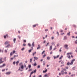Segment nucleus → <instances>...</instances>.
<instances>
[{"label": "nucleus", "instance_id": "obj_1", "mask_svg": "<svg viewBox=\"0 0 77 77\" xmlns=\"http://www.w3.org/2000/svg\"><path fill=\"white\" fill-rule=\"evenodd\" d=\"M72 52H70V53H67V57L69 59H71V57L72 58L73 57V56H72Z\"/></svg>", "mask_w": 77, "mask_h": 77}, {"label": "nucleus", "instance_id": "obj_2", "mask_svg": "<svg viewBox=\"0 0 77 77\" xmlns=\"http://www.w3.org/2000/svg\"><path fill=\"white\" fill-rule=\"evenodd\" d=\"M75 60V59H74L71 61V63L68 62L67 63V65H73V63H74V62Z\"/></svg>", "mask_w": 77, "mask_h": 77}, {"label": "nucleus", "instance_id": "obj_3", "mask_svg": "<svg viewBox=\"0 0 77 77\" xmlns=\"http://www.w3.org/2000/svg\"><path fill=\"white\" fill-rule=\"evenodd\" d=\"M61 72L62 75H63L64 74H67V72H64V71L63 70H62Z\"/></svg>", "mask_w": 77, "mask_h": 77}, {"label": "nucleus", "instance_id": "obj_4", "mask_svg": "<svg viewBox=\"0 0 77 77\" xmlns=\"http://www.w3.org/2000/svg\"><path fill=\"white\" fill-rule=\"evenodd\" d=\"M3 60V58L1 57L0 58V64H1V63H3L4 62V61H2Z\"/></svg>", "mask_w": 77, "mask_h": 77}, {"label": "nucleus", "instance_id": "obj_5", "mask_svg": "<svg viewBox=\"0 0 77 77\" xmlns=\"http://www.w3.org/2000/svg\"><path fill=\"white\" fill-rule=\"evenodd\" d=\"M34 61L35 62V60H38V57H34Z\"/></svg>", "mask_w": 77, "mask_h": 77}, {"label": "nucleus", "instance_id": "obj_6", "mask_svg": "<svg viewBox=\"0 0 77 77\" xmlns=\"http://www.w3.org/2000/svg\"><path fill=\"white\" fill-rule=\"evenodd\" d=\"M11 72H6L5 73V74L6 75H9V74H11Z\"/></svg>", "mask_w": 77, "mask_h": 77}, {"label": "nucleus", "instance_id": "obj_7", "mask_svg": "<svg viewBox=\"0 0 77 77\" xmlns=\"http://www.w3.org/2000/svg\"><path fill=\"white\" fill-rule=\"evenodd\" d=\"M6 37H8V34H6V35H5L4 36V38L5 39H6Z\"/></svg>", "mask_w": 77, "mask_h": 77}, {"label": "nucleus", "instance_id": "obj_8", "mask_svg": "<svg viewBox=\"0 0 77 77\" xmlns=\"http://www.w3.org/2000/svg\"><path fill=\"white\" fill-rule=\"evenodd\" d=\"M41 48V46H40V45H38V47L37 48V49L38 50V49H40Z\"/></svg>", "mask_w": 77, "mask_h": 77}, {"label": "nucleus", "instance_id": "obj_9", "mask_svg": "<svg viewBox=\"0 0 77 77\" xmlns=\"http://www.w3.org/2000/svg\"><path fill=\"white\" fill-rule=\"evenodd\" d=\"M10 46H11V45L10 44H9L7 46H5V48H9Z\"/></svg>", "mask_w": 77, "mask_h": 77}, {"label": "nucleus", "instance_id": "obj_10", "mask_svg": "<svg viewBox=\"0 0 77 77\" xmlns=\"http://www.w3.org/2000/svg\"><path fill=\"white\" fill-rule=\"evenodd\" d=\"M64 47L65 48H66L67 49V48H68L67 47H68V45H64Z\"/></svg>", "mask_w": 77, "mask_h": 77}, {"label": "nucleus", "instance_id": "obj_11", "mask_svg": "<svg viewBox=\"0 0 77 77\" xmlns=\"http://www.w3.org/2000/svg\"><path fill=\"white\" fill-rule=\"evenodd\" d=\"M75 74H73L71 75V77H75Z\"/></svg>", "mask_w": 77, "mask_h": 77}, {"label": "nucleus", "instance_id": "obj_12", "mask_svg": "<svg viewBox=\"0 0 77 77\" xmlns=\"http://www.w3.org/2000/svg\"><path fill=\"white\" fill-rule=\"evenodd\" d=\"M20 68H21V69H24V66L23 65H21L20 66Z\"/></svg>", "mask_w": 77, "mask_h": 77}, {"label": "nucleus", "instance_id": "obj_13", "mask_svg": "<svg viewBox=\"0 0 77 77\" xmlns=\"http://www.w3.org/2000/svg\"><path fill=\"white\" fill-rule=\"evenodd\" d=\"M9 42H10L9 41H7L5 42V45H6L8 44L9 43Z\"/></svg>", "mask_w": 77, "mask_h": 77}, {"label": "nucleus", "instance_id": "obj_14", "mask_svg": "<svg viewBox=\"0 0 77 77\" xmlns=\"http://www.w3.org/2000/svg\"><path fill=\"white\" fill-rule=\"evenodd\" d=\"M19 62H20L17 61L16 62V65L17 66L18 65V63H19Z\"/></svg>", "mask_w": 77, "mask_h": 77}, {"label": "nucleus", "instance_id": "obj_15", "mask_svg": "<svg viewBox=\"0 0 77 77\" xmlns=\"http://www.w3.org/2000/svg\"><path fill=\"white\" fill-rule=\"evenodd\" d=\"M47 71V69H46L45 70V71H43V72H44V73H45V72H46Z\"/></svg>", "mask_w": 77, "mask_h": 77}, {"label": "nucleus", "instance_id": "obj_16", "mask_svg": "<svg viewBox=\"0 0 77 77\" xmlns=\"http://www.w3.org/2000/svg\"><path fill=\"white\" fill-rule=\"evenodd\" d=\"M70 32H69V33H67V35L68 36H70Z\"/></svg>", "mask_w": 77, "mask_h": 77}, {"label": "nucleus", "instance_id": "obj_17", "mask_svg": "<svg viewBox=\"0 0 77 77\" xmlns=\"http://www.w3.org/2000/svg\"><path fill=\"white\" fill-rule=\"evenodd\" d=\"M50 50H52V46H51L50 47Z\"/></svg>", "mask_w": 77, "mask_h": 77}, {"label": "nucleus", "instance_id": "obj_18", "mask_svg": "<svg viewBox=\"0 0 77 77\" xmlns=\"http://www.w3.org/2000/svg\"><path fill=\"white\" fill-rule=\"evenodd\" d=\"M67 38V37H66L64 36V37L63 39L64 40H65V39H66Z\"/></svg>", "mask_w": 77, "mask_h": 77}, {"label": "nucleus", "instance_id": "obj_19", "mask_svg": "<svg viewBox=\"0 0 77 77\" xmlns=\"http://www.w3.org/2000/svg\"><path fill=\"white\" fill-rule=\"evenodd\" d=\"M36 26H38V24L34 25H33V27H36Z\"/></svg>", "mask_w": 77, "mask_h": 77}, {"label": "nucleus", "instance_id": "obj_20", "mask_svg": "<svg viewBox=\"0 0 77 77\" xmlns=\"http://www.w3.org/2000/svg\"><path fill=\"white\" fill-rule=\"evenodd\" d=\"M46 56V55L45 54V53L44 55L43 56V57H44Z\"/></svg>", "mask_w": 77, "mask_h": 77}, {"label": "nucleus", "instance_id": "obj_21", "mask_svg": "<svg viewBox=\"0 0 77 77\" xmlns=\"http://www.w3.org/2000/svg\"><path fill=\"white\" fill-rule=\"evenodd\" d=\"M33 50V49H30L29 51V53H30L32 51V50Z\"/></svg>", "mask_w": 77, "mask_h": 77}, {"label": "nucleus", "instance_id": "obj_22", "mask_svg": "<svg viewBox=\"0 0 77 77\" xmlns=\"http://www.w3.org/2000/svg\"><path fill=\"white\" fill-rule=\"evenodd\" d=\"M14 43H15V41H16V38H14Z\"/></svg>", "mask_w": 77, "mask_h": 77}, {"label": "nucleus", "instance_id": "obj_23", "mask_svg": "<svg viewBox=\"0 0 77 77\" xmlns=\"http://www.w3.org/2000/svg\"><path fill=\"white\" fill-rule=\"evenodd\" d=\"M34 44H35V42H33L32 43V45L33 47H34V46H35Z\"/></svg>", "mask_w": 77, "mask_h": 77}, {"label": "nucleus", "instance_id": "obj_24", "mask_svg": "<svg viewBox=\"0 0 77 77\" xmlns=\"http://www.w3.org/2000/svg\"><path fill=\"white\" fill-rule=\"evenodd\" d=\"M47 59L48 60H49V59H50V57H47Z\"/></svg>", "mask_w": 77, "mask_h": 77}, {"label": "nucleus", "instance_id": "obj_25", "mask_svg": "<svg viewBox=\"0 0 77 77\" xmlns=\"http://www.w3.org/2000/svg\"><path fill=\"white\" fill-rule=\"evenodd\" d=\"M62 57H63V56L62 55L59 58V59H61Z\"/></svg>", "mask_w": 77, "mask_h": 77}, {"label": "nucleus", "instance_id": "obj_26", "mask_svg": "<svg viewBox=\"0 0 77 77\" xmlns=\"http://www.w3.org/2000/svg\"><path fill=\"white\" fill-rule=\"evenodd\" d=\"M24 49H25V48H23L21 49V50H22V51H23V50H24Z\"/></svg>", "mask_w": 77, "mask_h": 77}, {"label": "nucleus", "instance_id": "obj_27", "mask_svg": "<svg viewBox=\"0 0 77 77\" xmlns=\"http://www.w3.org/2000/svg\"><path fill=\"white\" fill-rule=\"evenodd\" d=\"M36 52H35L33 53L32 55L33 56H34L35 55V54H36Z\"/></svg>", "mask_w": 77, "mask_h": 77}, {"label": "nucleus", "instance_id": "obj_28", "mask_svg": "<svg viewBox=\"0 0 77 77\" xmlns=\"http://www.w3.org/2000/svg\"><path fill=\"white\" fill-rule=\"evenodd\" d=\"M49 42H48L47 43V44L45 46L46 47H47V46H48V45H49Z\"/></svg>", "mask_w": 77, "mask_h": 77}, {"label": "nucleus", "instance_id": "obj_29", "mask_svg": "<svg viewBox=\"0 0 77 77\" xmlns=\"http://www.w3.org/2000/svg\"><path fill=\"white\" fill-rule=\"evenodd\" d=\"M33 73H34V72H33V71L31 73H30V75H32V74H33Z\"/></svg>", "mask_w": 77, "mask_h": 77}, {"label": "nucleus", "instance_id": "obj_30", "mask_svg": "<svg viewBox=\"0 0 77 77\" xmlns=\"http://www.w3.org/2000/svg\"><path fill=\"white\" fill-rule=\"evenodd\" d=\"M37 65V64H36V63H35L34 64V66H36Z\"/></svg>", "mask_w": 77, "mask_h": 77}, {"label": "nucleus", "instance_id": "obj_31", "mask_svg": "<svg viewBox=\"0 0 77 77\" xmlns=\"http://www.w3.org/2000/svg\"><path fill=\"white\" fill-rule=\"evenodd\" d=\"M13 54V53H12V52H11V53H10V56H12Z\"/></svg>", "mask_w": 77, "mask_h": 77}, {"label": "nucleus", "instance_id": "obj_32", "mask_svg": "<svg viewBox=\"0 0 77 77\" xmlns=\"http://www.w3.org/2000/svg\"><path fill=\"white\" fill-rule=\"evenodd\" d=\"M35 73H36V69H35L34 71H33Z\"/></svg>", "mask_w": 77, "mask_h": 77}, {"label": "nucleus", "instance_id": "obj_33", "mask_svg": "<svg viewBox=\"0 0 77 77\" xmlns=\"http://www.w3.org/2000/svg\"><path fill=\"white\" fill-rule=\"evenodd\" d=\"M51 44L52 45H54V42H52Z\"/></svg>", "mask_w": 77, "mask_h": 77}, {"label": "nucleus", "instance_id": "obj_34", "mask_svg": "<svg viewBox=\"0 0 77 77\" xmlns=\"http://www.w3.org/2000/svg\"><path fill=\"white\" fill-rule=\"evenodd\" d=\"M45 53V51H44L42 53V54H44V53Z\"/></svg>", "mask_w": 77, "mask_h": 77}, {"label": "nucleus", "instance_id": "obj_35", "mask_svg": "<svg viewBox=\"0 0 77 77\" xmlns=\"http://www.w3.org/2000/svg\"><path fill=\"white\" fill-rule=\"evenodd\" d=\"M6 66V64H5L4 63L3 64V65H2V66Z\"/></svg>", "mask_w": 77, "mask_h": 77}, {"label": "nucleus", "instance_id": "obj_36", "mask_svg": "<svg viewBox=\"0 0 77 77\" xmlns=\"http://www.w3.org/2000/svg\"><path fill=\"white\" fill-rule=\"evenodd\" d=\"M15 52H16L15 51H13V54L15 53Z\"/></svg>", "mask_w": 77, "mask_h": 77}, {"label": "nucleus", "instance_id": "obj_37", "mask_svg": "<svg viewBox=\"0 0 77 77\" xmlns=\"http://www.w3.org/2000/svg\"><path fill=\"white\" fill-rule=\"evenodd\" d=\"M29 68H31V65H29L28 66Z\"/></svg>", "mask_w": 77, "mask_h": 77}, {"label": "nucleus", "instance_id": "obj_38", "mask_svg": "<svg viewBox=\"0 0 77 77\" xmlns=\"http://www.w3.org/2000/svg\"><path fill=\"white\" fill-rule=\"evenodd\" d=\"M57 36H59V32H57Z\"/></svg>", "mask_w": 77, "mask_h": 77}, {"label": "nucleus", "instance_id": "obj_39", "mask_svg": "<svg viewBox=\"0 0 77 77\" xmlns=\"http://www.w3.org/2000/svg\"><path fill=\"white\" fill-rule=\"evenodd\" d=\"M75 44H77V40H76V41H75Z\"/></svg>", "mask_w": 77, "mask_h": 77}, {"label": "nucleus", "instance_id": "obj_40", "mask_svg": "<svg viewBox=\"0 0 77 77\" xmlns=\"http://www.w3.org/2000/svg\"><path fill=\"white\" fill-rule=\"evenodd\" d=\"M43 65H45V62H43Z\"/></svg>", "mask_w": 77, "mask_h": 77}, {"label": "nucleus", "instance_id": "obj_41", "mask_svg": "<svg viewBox=\"0 0 77 77\" xmlns=\"http://www.w3.org/2000/svg\"><path fill=\"white\" fill-rule=\"evenodd\" d=\"M45 32H47L48 31V29H46L45 30Z\"/></svg>", "mask_w": 77, "mask_h": 77}, {"label": "nucleus", "instance_id": "obj_42", "mask_svg": "<svg viewBox=\"0 0 77 77\" xmlns=\"http://www.w3.org/2000/svg\"><path fill=\"white\" fill-rule=\"evenodd\" d=\"M66 69H68L69 68L67 66L65 67Z\"/></svg>", "mask_w": 77, "mask_h": 77}, {"label": "nucleus", "instance_id": "obj_43", "mask_svg": "<svg viewBox=\"0 0 77 77\" xmlns=\"http://www.w3.org/2000/svg\"><path fill=\"white\" fill-rule=\"evenodd\" d=\"M28 45L29 46V47H30V46H31V45H30V43H28Z\"/></svg>", "mask_w": 77, "mask_h": 77}, {"label": "nucleus", "instance_id": "obj_44", "mask_svg": "<svg viewBox=\"0 0 77 77\" xmlns=\"http://www.w3.org/2000/svg\"><path fill=\"white\" fill-rule=\"evenodd\" d=\"M40 66L38 65V66L37 68H40Z\"/></svg>", "mask_w": 77, "mask_h": 77}, {"label": "nucleus", "instance_id": "obj_45", "mask_svg": "<svg viewBox=\"0 0 77 77\" xmlns=\"http://www.w3.org/2000/svg\"><path fill=\"white\" fill-rule=\"evenodd\" d=\"M5 71V69H4L2 70V71L3 72V71Z\"/></svg>", "mask_w": 77, "mask_h": 77}, {"label": "nucleus", "instance_id": "obj_46", "mask_svg": "<svg viewBox=\"0 0 77 77\" xmlns=\"http://www.w3.org/2000/svg\"><path fill=\"white\" fill-rule=\"evenodd\" d=\"M2 51V53H3V50H0V52H1Z\"/></svg>", "mask_w": 77, "mask_h": 77}, {"label": "nucleus", "instance_id": "obj_47", "mask_svg": "<svg viewBox=\"0 0 77 77\" xmlns=\"http://www.w3.org/2000/svg\"><path fill=\"white\" fill-rule=\"evenodd\" d=\"M32 58L30 59V62L32 63Z\"/></svg>", "mask_w": 77, "mask_h": 77}, {"label": "nucleus", "instance_id": "obj_48", "mask_svg": "<svg viewBox=\"0 0 77 77\" xmlns=\"http://www.w3.org/2000/svg\"><path fill=\"white\" fill-rule=\"evenodd\" d=\"M59 57V55H57V57H56V58H58V57Z\"/></svg>", "mask_w": 77, "mask_h": 77}, {"label": "nucleus", "instance_id": "obj_49", "mask_svg": "<svg viewBox=\"0 0 77 77\" xmlns=\"http://www.w3.org/2000/svg\"><path fill=\"white\" fill-rule=\"evenodd\" d=\"M19 65H20V66H21V65H22V63H20V64H19Z\"/></svg>", "mask_w": 77, "mask_h": 77}, {"label": "nucleus", "instance_id": "obj_50", "mask_svg": "<svg viewBox=\"0 0 77 77\" xmlns=\"http://www.w3.org/2000/svg\"><path fill=\"white\" fill-rule=\"evenodd\" d=\"M59 75H62V73H59Z\"/></svg>", "mask_w": 77, "mask_h": 77}, {"label": "nucleus", "instance_id": "obj_51", "mask_svg": "<svg viewBox=\"0 0 77 77\" xmlns=\"http://www.w3.org/2000/svg\"><path fill=\"white\" fill-rule=\"evenodd\" d=\"M60 32H63V30H61L60 31Z\"/></svg>", "mask_w": 77, "mask_h": 77}, {"label": "nucleus", "instance_id": "obj_52", "mask_svg": "<svg viewBox=\"0 0 77 77\" xmlns=\"http://www.w3.org/2000/svg\"><path fill=\"white\" fill-rule=\"evenodd\" d=\"M5 53H7V52H8V51H7V50H5Z\"/></svg>", "mask_w": 77, "mask_h": 77}, {"label": "nucleus", "instance_id": "obj_53", "mask_svg": "<svg viewBox=\"0 0 77 77\" xmlns=\"http://www.w3.org/2000/svg\"><path fill=\"white\" fill-rule=\"evenodd\" d=\"M64 34H65V33H61V35H64Z\"/></svg>", "mask_w": 77, "mask_h": 77}, {"label": "nucleus", "instance_id": "obj_54", "mask_svg": "<svg viewBox=\"0 0 77 77\" xmlns=\"http://www.w3.org/2000/svg\"><path fill=\"white\" fill-rule=\"evenodd\" d=\"M64 63V62L63 61H62V62H61V63L62 64H63Z\"/></svg>", "mask_w": 77, "mask_h": 77}, {"label": "nucleus", "instance_id": "obj_55", "mask_svg": "<svg viewBox=\"0 0 77 77\" xmlns=\"http://www.w3.org/2000/svg\"><path fill=\"white\" fill-rule=\"evenodd\" d=\"M26 44H23V46H26Z\"/></svg>", "mask_w": 77, "mask_h": 77}, {"label": "nucleus", "instance_id": "obj_56", "mask_svg": "<svg viewBox=\"0 0 77 77\" xmlns=\"http://www.w3.org/2000/svg\"><path fill=\"white\" fill-rule=\"evenodd\" d=\"M56 49V47H55L54 48V50H55Z\"/></svg>", "mask_w": 77, "mask_h": 77}, {"label": "nucleus", "instance_id": "obj_57", "mask_svg": "<svg viewBox=\"0 0 77 77\" xmlns=\"http://www.w3.org/2000/svg\"><path fill=\"white\" fill-rule=\"evenodd\" d=\"M47 75H47V74H46L45 75V76L47 77Z\"/></svg>", "mask_w": 77, "mask_h": 77}, {"label": "nucleus", "instance_id": "obj_58", "mask_svg": "<svg viewBox=\"0 0 77 77\" xmlns=\"http://www.w3.org/2000/svg\"><path fill=\"white\" fill-rule=\"evenodd\" d=\"M32 70V69L29 70V71H31Z\"/></svg>", "mask_w": 77, "mask_h": 77}, {"label": "nucleus", "instance_id": "obj_59", "mask_svg": "<svg viewBox=\"0 0 77 77\" xmlns=\"http://www.w3.org/2000/svg\"><path fill=\"white\" fill-rule=\"evenodd\" d=\"M3 67L2 65L0 66V68H2Z\"/></svg>", "mask_w": 77, "mask_h": 77}, {"label": "nucleus", "instance_id": "obj_60", "mask_svg": "<svg viewBox=\"0 0 77 77\" xmlns=\"http://www.w3.org/2000/svg\"><path fill=\"white\" fill-rule=\"evenodd\" d=\"M18 37L19 39H20V38H21V37L20 36H18Z\"/></svg>", "mask_w": 77, "mask_h": 77}, {"label": "nucleus", "instance_id": "obj_61", "mask_svg": "<svg viewBox=\"0 0 77 77\" xmlns=\"http://www.w3.org/2000/svg\"><path fill=\"white\" fill-rule=\"evenodd\" d=\"M18 32L19 33H21V32H20V31H18Z\"/></svg>", "mask_w": 77, "mask_h": 77}, {"label": "nucleus", "instance_id": "obj_62", "mask_svg": "<svg viewBox=\"0 0 77 77\" xmlns=\"http://www.w3.org/2000/svg\"><path fill=\"white\" fill-rule=\"evenodd\" d=\"M54 59H55L56 58V57L55 56H54Z\"/></svg>", "mask_w": 77, "mask_h": 77}, {"label": "nucleus", "instance_id": "obj_63", "mask_svg": "<svg viewBox=\"0 0 77 77\" xmlns=\"http://www.w3.org/2000/svg\"><path fill=\"white\" fill-rule=\"evenodd\" d=\"M13 64H14V65H15V61L13 62Z\"/></svg>", "mask_w": 77, "mask_h": 77}, {"label": "nucleus", "instance_id": "obj_64", "mask_svg": "<svg viewBox=\"0 0 77 77\" xmlns=\"http://www.w3.org/2000/svg\"><path fill=\"white\" fill-rule=\"evenodd\" d=\"M38 77H42V75H39Z\"/></svg>", "mask_w": 77, "mask_h": 77}]
</instances>
